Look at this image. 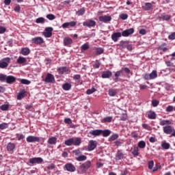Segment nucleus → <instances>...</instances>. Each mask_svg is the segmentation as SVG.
Wrapping results in <instances>:
<instances>
[{
    "label": "nucleus",
    "mask_w": 175,
    "mask_h": 175,
    "mask_svg": "<svg viewBox=\"0 0 175 175\" xmlns=\"http://www.w3.org/2000/svg\"><path fill=\"white\" fill-rule=\"evenodd\" d=\"M83 27H88L89 28H91L92 27H95V25H96V22L95 21L88 19L85 22H83Z\"/></svg>",
    "instance_id": "nucleus-9"
},
{
    "label": "nucleus",
    "mask_w": 175,
    "mask_h": 175,
    "mask_svg": "<svg viewBox=\"0 0 175 175\" xmlns=\"http://www.w3.org/2000/svg\"><path fill=\"white\" fill-rule=\"evenodd\" d=\"M17 64H25L27 62V59L25 57L20 56L17 60H16Z\"/></svg>",
    "instance_id": "nucleus-32"
},
{
    "label": "nucleus",
    "mask_w": 175,
    "mask_h": 175,
    "mask_svg": "<svg viewBox=\"0 0 175 175\" xmlns=\"http://www.w3.org/2000/svg\"><path fill=\"white\" fill-rule=\"evenodd\" d=\"M112 120H113V118L111 116H108L102 119L101 122H103V124L106 122H111Z\"/></svg>",
    "instance_id": "nucleus-35"
},
{
    "label": "nucleus",
    "mask_w": 175,
    "mask_h": 175,
    "mask_svg": "<svg viewBox=\"0 0 175 175\" xmlns=\"http://www.w3.org/2000/svg\"><path fill=\"white\" fill-rule=\"evenodd\" d=\"M77 13L78 16H83V14H84V13H85V11L84 10V9H81Z\"/></svg>",
    "instance_id": "nucleus-60"
},
{
    "label": "nucleus",
    "mask_w": 175,
    "mask_h": 175,
    "mask_svg": "<svg viewBox=\"0 0 175 175\" xmlns=\"http://www.w3.org/2000/svg\"><path fill=\"white\" fill-rule=\"evenodd\" d=\"M108 95H109V96H116L117 92L113 89H109L108 90Z\"/></svg>",
    "instance_id": "nucleus-40"
},
{
    "label": "nucleus",
    "mask_w": 175,
    "mask_h": 175,
    "mask_svg": "<svg viewBox=\"0 0 175 175\" xmlns=\"http://www.w3.org/2000/svg\"><path fill=\"white\" fill-rule=\"evenodd\" d=\"M101 135H103L104 137H107L108 136H110V135H111V131L109 129L101 130Z\"/></svg>",
    "instance_id": "nucleus-22"
},
{
    "label": "nucleus",
    "mask_w": 175,
    "mask_h": 175,
    "mask_svg": "<svg viewBox=\"0 0 175 175\" xmlns=\"http://www.w3.org/2000/svg\"><path fill=\"white\" fill-rule=\"evenodd\" d=\"M168 39H170V40H174V39H175V32H174L172 34H170L168 36Z\"/></svg>",
    "instance_id": "nucleus-62"
},
{
    "label": "nucleus",
    "mask_w": 175,
    "mask_h": 175,
    "mask_svg": "<svg viewBox=\"0 0 175 175\" xmlns=\"http://www.w3.org/2000/svg\"><path fill=\"white\" fill-rule=\"evenodd\" d=\"M148 118L149 120H155V118H157V114L155 112H154V111H150L148 113Z\"/></svg>",
    "instance_id": "nucleus-23"
},
{
    "label": "nucleus",
    "mask_w": 175,
    "mask_h": 175,
    "mask_svg": "<svg viewBox=\"0 0 175 175\" xmlns=\"http://www.w3.org/2000/svg\"><path fill=\"white\" fill-rule=\"evenodd\" d=\"M121 36H122L121 32H115V33H113V34L111 35V39L114 42H118V38H121Z\"/></svg>",
    "instance_id": "nucleus-17"
},
{
    "label": "nucleus",
    "mask_w": 175,
    "mask_h": 175,
    "mask_svg": "<svg viewBox=\"0 0 175 175\" xmlns=\"http://www.w3.org/2000/svg\"><path fill=\"white\" fill-rule=\"evenodd\" d=\"M90 134L92 135V136H100V135H102V130H92L90 131Z\"/></svg>",
    "instance_id": "nucleus-18"
},
{
    "label": "nucleus",
    "mask_w": 175,
    "mask_h": 175,
    "mask_svg": "<svg viewBox=\"0 0 175 175\" xmlns=\"http://www.w3.org/2000/svg\"><path fill=\"white\" fill-rule=\"evenodd\" d=\"M31 42L34 43V44H42V43H44V40H43L42 37H35L32 38Z\"/></svg>",
    "instance_id": "nucleus-15"
},
{
    "label": "nucleus",
    "mask_w": 175,
    "mask_h": 175,
    "mask_svg": "<svg viewBox=\"0 0 175 175\" xmlns=\"http://www.w3.org/2000/svg\"><path fill=\"white\" fill-rule=\"evenodd\" d=\"M172 124V120H161L160 122V125H161V126H163L165 125H170Z\"/></svg>",
    "instance_id": "nucleus-31"
},
{
    "label": "nucleus",
    "mask_w": 175,
    "mask_h": 175,
    "mask_svg": "<svg viewBox=\"0 0 175 175\" xmlns=\"http://www.w3.org/2000/svg\"><path fill=\"white\" fill-rule=\"evenodd\" d=\"M14 148H16V145H14V144L10 142L8 145H7V150L9 152L13 151V150H14Z\"/></svg>",
    "instance_id": "nucleus-27"
},
{
    "label": "nucleus",
    "mask_w": 175,
    "mask_h": 175,
    "mask_svg": "<svg viewBox=\"0 0 175 175\" xmlns=\"http://www.w3.org/2000/svg\"><path fill=\"white\" fill-rule=\"evenodd\" d=\"M135 32V29L133 28H130L128 29H126L122 32V36H124V38H126L129 36V35H132Z\"/></svg>",
    "instance_id": "nucleus-11"
},
{
    "label": "nucleus",
    "mask_w": 175,
    "mask_h": 175,
    "mask_svg": "<svg viewBox=\"0 0 175 175\" xmlns=\"http://www.w3.org/2000/svg\"><path fill=\"white\" fill-rule=\"evenodd\" d=\"M25 136L23 134H16V139L18 140H23V139H25Z\"/></svg>",
    "instance_id": "nucleus-55"
},
{
    "label": "nucleus",
    "mask_w": 175,
    "mask_h": 175,
    "mask_svg": "<svg viewBox=\"0 0 175 175\" xmlns=\"http://www.w3.org/2000/svg\"><path fill=\"white\" fill-rule=\"evenodd\" d=\"M6 128H9V124L6 122H3L0 124V129H6Z\"/></svg>",
    "instance_id": "nucleus-44"
},
{
    "label": "nucleus",
    "mask_w": 175,
    "mask_h": 175,
    "mask_svg": "<svg viewBox=\"0 0 175 175\" xmlns=\"http://www.w3.org/2000/svg\"><path fill=\"white\" fill-rule=\"evenodd\" d=\"M98 142H96V141L90 140L88 146V151H94V150L96 148Z\"/></svg>",
    "instance_id": "nucleus-4"
},
{
    "label": "nucleus",
    "mask_w": 175,
    "mask_h": 175,
    "mask_svg": "<svg viewBox=\"0 0 175 175\" xmlns=\"http://www.w3.org/2000/svg\"><path fill=\"white\" fill-rule=\"evenodd\" d=\"M124 75V70H119L116 72L115 75L113 77V80L115 81V83H118V79H120V76H122Z\"/></svg>",
    "instance_id": "nucleus-12"
},
{
    "label": "nucleus",
    "mask_w": 175,
    "mask_h": 175,
    "mask_svg": "<svg viewBox=\"0 0 175 175\" xmlns=\"http://www.w3.org/2000/svg\"><path fill=\"white\" fill-rule=\"evenodd\" d=\"M73 43V40L70 38H64V46H69V44H72Z\"/></svg>",
    "instance_id": "nucleus-24"
},
{
    "label": "nucleus",
    "mask_w": 175,
    "mask_h": 175,
    "mask_svg": "<svg viewBox=\"0 0 175 175\" xmlns=\"http://www.w3.org/2000/svg\"><path fill=\"white\" fill-rule=\"evenodd\" d=\"M64 122L65 124H68V125H70V124H72V120H70V118H66L64 120Z\"/></svg>",
    "instance_id": "nucleus-64"
},
{
    "label": "nucleus",
    "mask_w": 175,
    "mask_h": 175,
    "mask_svg": "<svg viewBox=\"0 0 175 175\" xmlns=\"http://www.w3.org/2000/svg\"><path fill=\"white\" fill-rule=\"evenodd\" d=\"M68 27L73 28V27H75L77 24V23L75 21H70V22H68Z\"/></svg>",
    "instance_id": "nucleus-54"
},
{
    "label": "nucleus",
    "mask_w": 175,
    "mask_h": 175,
    "mask_svg": "<svg viewBox=\"0 0 175 175\" xmlns=\"http://www.w3.org/2000/svg\"><path fill=\"white\" fill-rule=\"evenodd\" d=\"M78 162H83V161H87V156L81 154L79 157L76 158Z\"/></svg>",
    "instance_id": "nucleus-33"
},
{
    "label": "nucleus",
    "mask_w": 175,
    "mask_h": 175,
    "mask_svg": "<svg viewBox=\"0 0 175 175\" xmlns=\"http://www.w3.org/2000/svg\"><path fill=\"white\" fill-rule=\"evenodd\" d=\"M62 88H63V90H64V91H69V90H70V88H72V85H70V83H66L63 84Z\"/></svg>",
    "instance_id": "nucleus-30"
},
{
    "label": "nucleus",
    "mask_w": 175,
    "mask_h": 175,
    "mask_svg": "<svg viewBox=\"0 0 175 175\" xmlns=\"http://www.w3.org/2000/svg\"><path fill=\"white\" fill-rule=\"evenodd\" d=\"M138 147L139 148H146V142L144 141H140L138 143Z\"/></svg>",
    "instance_id": "nucleus-48"
},
{
    "label": "nucleus",
    "mask_w": 175,
    "mask_h": 175,
    "mask_svg": "<svg viewBox=\"0 0 175 175\" xmlns=\"http://www.w3.org/2000/svg\"><path fill=\"white\" fill-rule=\"evenodd\" d=\"M116 158L117 161H120L124 158V153H122V150H118L117 152Z\"/></svg>",
    "instance_id": "nucleus-21"
},
{
    "label": "nucleus",
    "mask_w": 175,
    "mask_h": 175,
    "mask_svg": "<svg viewBox=\"0 0 175 175\" xmlns=\"http://www.w3.org/2000/svg\"><path fill=\"white\" fill-rule=\"evenodd\" d=\"M129 41H124L122 40L120 42V44H118L119 46L120 50H122V49H126V46H128Z\"/></svg>",
    "instance_id": "nucleus-19"
},
{
    "label": "nucleus",
    "mask_w": 175,
    "mask_h": 175,
    "mask_svg": "<svg viewBox=\"0 0 175 175\" xmlns=\"http://www.w3.org/2000/svg\"><path fill=\"white\" fill-rule=\"evenodd\" d=\"M16 82V78L14 76L12 75H9L7 76L6 80H5V83H7V84H13V83Z\"/></svg>",
    "instance_id": "nucleus-16"
},
{
    "label": "nucleus",
    "mask_w": 175,
    "mask_h": 175,
    "mask_svg": "<svg viewBox=\"0 0 175 175\" xmlns=\"http://www.w3.org/2000/svg\"><path fill=\"white\" fill-rule=\"evenodd\" d=\"M55 168V165H54V163H51L47 167L48 170H53Z\"/></svg>",
    "instance_id": "nucleus-61"
},
{
    "label": "nucleus",
    "mask_w": 175,
    "mask_h": 175,
    "mask_svg": "<svg viewBox=\"0 0 175 175\" xmlns=\"http://www.w3.org/2000/svg\"><path fill=\"white\" fill-rule=\"evenodd\" d=\"M173 110H174V107H173V106H168L166 108V111H167L168 113L173 111Z\"/></svg>",
    "instance_id": "nucleus-59"
},
{
    "label": "nucleus",
    "mask_w": 175,
    "mask_h": 175,
    "mask_svg": "<svg viewBox=\"0 0 175 175\" xmlns=\"http://www.w3.org/2000/svg\"><path fill=\"white\" fill-rule=\"evenodd\" d=\"M27 143H36V142L39 143L40 139L39 137H36L33 135H29L26 138Z\"/></svg>",
    "instance_id": "nucleus-7"
},
{
    "label": "nucleus",
    "mask_w": 175,
    "mask_h": 175,
    "mask_svg": "<svg viewBox=\"0 0 175 175\" xmlns=\"http://www.w3.org/2000/svg\"><path fill=\"white\" fill-rule=\"evenodd\" d=\"M152 167H154V161H150L148 162V169H150V170H152Z\"/></svg>",
    "instance_id": "nucleus-57"
},
{
    "label": "nucleus",
    "mask_w": 175,
    "mask_h": 175,
    "mask_svg": "<svg viewBox=\"0 0 175 175\" xmlns=\"http://www.w3.org/2000/svg\"><path fill=\"white\" fill-rule=\"evenodd\" d=\"M64 170L72 173L73 172H76V167H75V165H73V164L71 163H67L64 165Z\"/></svg>",
    "instance_id": "nucleus-6"
},
{
    "label": "nucleus",
    "mask_w": 175,
    "mask_h": 175,
    "mask_svg": "<svg viewBox=\"0 0 175 175\" xmlns=\"http://www.w3.org/2000/svg\"><path fill=\"white\" fill-rule=\"evenodd\" d=\"M48 144H57V137H50L48 139Z\"/></svg>",
    "instance_id": "nucleus-34"
},
{
    "label": "nucleus",
    "mask_w": 175,
    "mask_h": 175,
    "mask_svg": "<svg viewBox=\"0 0 175 175\" xmlns=\"http://www.w3.org/2000/svg\"><path fill=\"white\" fill-rule=\"evenodd\" d=\"M164 133H166V135H172L173 133V131H174V129L172 127V126H166L163 127Z\"/></svg>",
    "instance_id": "nucleus-13"
},
{
    "label": "nucleus",
    "mask_w": 175,
    "mask_h": 175,
    "mask_svg": "<svg viewBox=\"0 0 175 175\" xmlns=\"http://www.w3.org/2000/svg\"><path fill=\"white\" fill-rule=\"evenodd\" d=\"M25 97V93L24 92H21L17 95V99L18 100H21L23 98Z\"/></svg>",
    "instance_id": "nucleus-46"
},
{
    "label": "nucleus",
    "mask_w": 175,
    "mask_h": 175,
    "mask_svg": "<svg viewBox=\"0 0 175 175\" xmlns=\"http://www.w3.org/2000/svg\"><path fill=\"white\" fill-rule=\"evenodd\" d=\"M118 137H119L118 134L117 133L112 134L109 138V142H114V140H117Z\"/></svg>",
    "instance_id": "nucleus-37"
},
{
    "label": "nucleus",
    "mask_w": 175,
    "mask_h": 175,
    "mask_svg": "<svg viewBox=\"0 0 175 175\" xmlns=\"http://www.w3.org/2000/svg\"><path fill=\"white\" fill-rule=\"evenodd\" d=\"M29 53H31V51L29 50V48H23L21 49V54L23 55H29Z\"/></svg>",
    "instance_id": "nucleus-29"
},
{
    "label": "nucleus",
    "mask_w": 175,
    "mask_h": 175,
    "mask_svg": "<svg viewBox=\"0 0 175 175\" xmlns=\"http://www.w3.org/2000/svg\"><path fill=\"white\" fill-rule=\"evenodd\" d=\"M46 18L51 21L55 20V16H54L53 14H49L46 15Z\"/></svg>",
    "instance_id": "nucleus-49"
},
{
    "label": "nucleus",
    "mask_w": 175,
    "mask_h": 175,
    "mask_svg": "<svg viewBox=\"0 0 175 175\" xmlns=\"http://www.w3.org/2000/svg\"><path fill=\"white\" fill-rule=\"evenodd\" d=\"M7 76L4 74H0V81L3 82L6 81Z\"/></svg>",
    "instance_id": "nucleus-52"
},
{
    "label": "nucleus",
    "mask_w": 175,
    "mask_h": 175,
    "mask_svg": "<svg viewBox=\"0 0 175 175\" xmlns=\"http://www.w3.org/2000/svg\"><path fill=\"white\" fill-rule=\"evenodd\" d=\"M161 147L163 150H169V148H170V144L166 142L165 141H163L161 143Z\"/></svg>",
    "instance_id": "nucleus-28"
},
{
    "label": "nucleus",
    "mask_w": 175,
    "mask_h": 175,
    "mask_svg": "<svg viewBox=\"0 0 175 175\" xmlns=\"http://www.w3.org/2000/svg\"><path fill=\"white\" fill-rule=\"evenodd\" d=\"M10 64V57H5L3 58L0 61V68L1 69H5L9 66V64Z\"/></svg>",
    "instance_id": "nucleus-2"
},
{
    "label": "nucleus",
    "mask_w": 175,
    "mask_h": 175,
    "mask_svg": "<svg viewBox=\"0 0 175 175\" xmlns=\"http://www.w3.org/2000/svg\"><path fill=\"white\" fill-rule=\"evenodd\" d=\"M81 50H88L90 49V45H88V44L85 43L83 44L81 46Z\"/></svg>",
    "instance_id": "nucleus-51"
},
{
    "label": "nucleus",
    "mask_w": 175,
    "mask_h": 175,
    "mask_svg": "<svg viewBox=\"0 0 175 175\" xmlns=\"http://www.w3.org/2000/svg\"><path fill=\"white\" fill-rule=\"evenodd\" d=\"M64 144H66V146H73V138H70L67 140L65 141Z\"/></svg>",
    "instance_id": "nucleus-39"
},
{
    "label": "nucleus",
    "mask_w": 175,
    "mask_h": 175,
    "mask_svg": "<svg viewBox=\"0 0 175 175\" xmlns=\"http://www.w3.org/2000/svg\"><path fill=\"white\" fill-rule=\"evenodd\" d=\"M20 81L21 84H25V85H29L31 84V81H28V79H22Z\"/></svg>",
    "instance_id": "nucleus-43"
},
{
    "label": "nucleus",
    "mask_w": 175,
    "mask_h": 175,
    "mask_svg": "<svg viewBox=\"0 0 175 175\" xmlns=\"http://www.w3.org/2000/svg\"><path fill=\"white\" fill-rule=\"evenodd\" d=\"M81 144V138L77 137L75 139L73 138L72 146H80Z\"/></svg>",
    "instance_id": "nucleus-26"
},
{
    "label": "nucleus",
    "mask_w": 175,
    "mask_h": 175,
    "mask_svg": "<svg viewBox=\"0 0 175 175\" xmlns=\"http://www.w3.org/2000/svg\"><path fill=\"white\" fill-rule=\"evenodd\" d=\"M44 21H46V20L43 17H40L36 20L37 24H44Z\"/></svg>",
    "instance_id": "nucleus-42"
},
{
    "label": "nucleus",
    "mask_w": 175,
    "mask_h": 175,
    "mask_svg": "<svg viewBox=\"0 0 175 175\" xmlns=\"http://www.w3.org/2000/svg\"><path fill=\"white\" fill-rule=\"evenodd\" d=\"M44 81L47 83H53L55 81V78L54 77V75H53L51 73H48L46 75V78L44 79Z\"/></svg>",
    "instance_id": "nucleus-5"
},
{
    "label": "nucleus",
    "mask_w": 175,
    "mask_h": 175,
    "mask_svg": "<svg viewBox=\"0 0 175 175\" xmlns=\"http://www.w3.org/2000/svg\"><path fill=\"white\" fill-rule=\"evenodd\" d=\"M96 89L95 88H92V89H88L86 92L87 95H91V94H94V92H96Z\"/></svg>",
    "instance_id": "nucleus-47"
},
{
    "label": "nucleus",
    "mask_w": 175,
    "mask_h": 175,
    "mask_svg": "<svg viewBox=\"0 0 175 175\" xmlns=\"http://www.w3.org/2000/svg\"><path fill=\"white\" fill-rule=\"evenodd\" d=\"M99 21L101 23H110L111 21V16H107V15H104V16H100L98 18Z\"/></svg>",
    "instance_id": "nucleus-8"
},
{
    "label": "nucleus",
    "mask_w": 175,
    "mask_h": 175,
    "mask_svg": "<svg viewBox=\"0 0 175 175\" xmlns=\"http://www.w3.org/2000/svg\"><path fill=\"white\" fill-rule=\"evenodd\" d=\"M132 154L133 155H135V157L139 155V148H137V146L134 147Z\"/></svg>",
    "instance_id": "nucleus-45"
},
{
    "label": "nucleus",
    "mask_w": 175,
    "mask_h": 175,
    "mask_svg": "<svg viewBox=\"0 0 175 175\" xmlns=\"http://www.w3.org/2000/svg\"><path fill=\"white\" fill-rule=\"evenodd\" d=\"M73 154H75L77 157H80L81 155V151L80 150H75L72 151Z\"/></svg>",
    "instance_id": "nucleus-53"
},
{
    "label": "nucleus",
    "mask_w": 175,
    "mask_h": 175,
    "mask_svg": "<svg viewBox=\"0 0 175 175\" xmlns=\"http://www.w3.org/2000/svg\"><path fill=\"white\" fill-rule=\"evenodd\" d=\"M150 76V79L151 80L154 79H157V77H158V74L157 73L156 70H153L150 74H149Z\"/></svg>",
    "instance_id": "nucleus-41"
},
{
    "label": "nucleus",
    "mask_w": 175,
    "mask_h": 175,
    "mask_svg": "<svg viewBox=\"0 0 175 175\" xmlns=\"http://www.w3.org/2000/svg\"><path fill=\"white\" fill-rule=\"evenodd\" d=\"M96 53L97 54V55H100V54H103V49L97 48L96 49Z\"/></svg>",
    "instance_id": "nucleus-50"
},
{
    "label": "nucleus",
    "mask_w": 175,
    "mask_h": 175,
    "mask_svg": "<svg viewBox=\"0 0 175 175\" xmlns=\"http://www.w3.org/2000/svg\"><path fill=\"white\" fill-rule=\"evenodd\" d=\"M29 163L31 165H35V163H42L43 162V159L41 157H33L29 159Z\"/></svg>",
    "instance_id": "nucleus-10"
},
{
    "label": "nucleus",
    "mask_w": 175,
    "mask_h": 175,
    "mask_svg": "<svg viewBox=\"0 0 175 175\" xmlns=\"http://www.w3.org/2000/svg\"><path fill=\"white\" fill-rule=\"evenodd\" d=\"M53 27H46L44 31L42 33V35H44L45 38H51L53 36Z\"/></svg>",
    "instance_id": "nucleus-3"
},
{
    "label": "nucleus",
    "mask_w": 175,
    "mask_h": 175,
    "mask_svg": "<svg viewBox=\"0 0 175 175\" xmlns=\"http://www.w3.org/2000/svg\"><path fill=\"white\" fill-rule=\"evenodd\" d=\"M57 72L60 73V75H64L65 72H68V68L66 67H60L57 69Z\"/></svg>",
    "instance_id": "nucleus-38"
},
{
    "label": "nucleus",
    "mask_w": 175,
    "mask_h": 175,
    "mask_svg": "<svg viewBox=\"0 0 175 175\" xmlns=\"http://www.w3.org/2000/svg\"><path fill=\"white\" fill-rule=\"evenodd\" d=\"M10 107V105L9 104H4V105H1L0 109L3 111H8V110H9Z\"/></svg>",
    "instance_id": "nucleus-36"
},
{
    "label": "nucleus",
    "mask_w": 175,
    "mask_h": 175,
    "mask_svg": "<svg viewBox=\"0 0 175 175\" xmlns=\"http://www.w3.org/2000/svg\"><path fill=\"white\" fill-rule=\"evenodd\" d=\"M113 76V72L110 70L103 71L101 75L102 79H110Z\"/></svg>",
    "instance_id": "nucleus-14"
},
{
    "label": "nucleus",
    "mask_w": 175,
    "mask_h": 175,
    "mask_svg": "<svg viewBox=\"0 0 175 175\" xmlns=\"http://www.w3.org/2000/svg\"><path fill=\"white\" fill-rule=\"evenodd\" d=\"M152 105L153 107H157V106H158V105H159V101H158L157 100H152Z\"/></svg>",
    "instance_id": "nucleus-56"
},
{
    "label": "nucleus",
    "mask_w": 175,
    "mask_h": 175,
    "mask_svg": "<svg viewBox=\"0 0 175 175\" xmlns=\"http://www.w3.org/2000/svg\"><path fill=\"white\" fill-rule=\"evenodd\" d=\"M144 79L145 80H151V77L150 76V74H145L144 75Z\"/></svg>",
    "instance_id": "nucleus-63"
},
{
    "label": "nucleus",
    "mask_w": 175,
    "mask_h": 175,
    "mask_svg": "<svg viewBox=\"0 0 175 175\" xmlns=\"http://www.w3.org/2000/svg\"><path fill=\"white\" fill-rule=\"evenodd\" d=\"M90 167H91V161H87L79 165V170L80 173L83 174V173H85L87 170H88V169Z\"/></svg>",
    "instance_id": "nucleus-1"
},
{
    "label": "nucleus",
    "mask_w": 175,
    "mask_h": 175,
    "mask_svg": "<svg viewBox=\"0 0 175 175\" xmlns=\"http://www.w3.org/2000/svg\"><path fill=\"white\" fill-rule=\"evenodd\" d=\"M142 9H144V10H151V9H152V4L151 3H146L142 7Z\"/></svg>",
    "instance_id": "nucleus-25"
},
{
    "label": "nucleus",
    "mask_w": 175,
    "mask_h": 175,
    "mask_svg": "<svg viewBox=\"0 0 175 175\" xmlns=\"http://www.w3.org/2000/svg\"><path fill=\"white\" fill-rule=\"evenodd\" d=\"M120 17L122 20H126V18H128V14H122L120 15Z\"/></svg>",
    "instance_id": "nucleus-58"
},
{
    "label": "nucleus",
    "mask_w": 175,
    "mask_h": 175,
    "mask_svg": "<svg viewBox=\"0 0 175 175\" xmlns=\"http://www.w3.org/2000/svg\"><path fill=\"white\" fill-rule=\"evenodd\" d=\"M159 18L160 20H162L163 21H169L170 18V15H167L166 14H162L161 16H159Z\"/></svg>",
    "instance_id": "nucleus-20"
}]
</instances>
